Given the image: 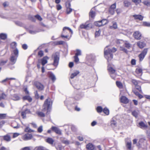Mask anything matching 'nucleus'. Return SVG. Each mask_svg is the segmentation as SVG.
Returning <instances> with one entry per match:
<instances>
[{
	"label": "nucleus",
	"mask_w": 150,
	"mask_h": 150,
	"mask_svg": "<svg viewBox=\"0 0 150 150\" xmlns=\"http://www.w3.org/2000/svg\"><path fill=\"white\" fill-rule=\"evenodd\" d=\"M117 51V49L113 47L112 49L108 48L106 47L104 49V55L105 58L108 61L110 60L113 58V55L111 54L112 52H115Z\"/></svg>",
	"instance_id": "1"
},
{
	"label": "nucleus",
	"mask_w": 150,
	"mask_h": 150,
	"mask_svg": "<svg viewBox=\"0 0 150 150\" xmlns=\"http://www.w3.org/2000/svg\"><path fill=\"white\" fill-rule=\"evenodd\" d=\"M52 102L50 98L47 99L45 101L43 106L42 111L43 112L47 111V113L52 106Z\"/></svg>",
	"instance_id": "2"
},
{
	"label": "nucleus",
	"mask_w": 150,
	"mask_h": 150,
	"mask_svg": "<svg viewBox=\"0 0 150 150\" xmlns=\"http://www.w3.org/2000/svg\"><path fill=\"white\" fill-rule=\"evenodd\" d=\"M66 29H68V31L69 33H70V32H71V33H72V30L69 28L67 27H64L63 29V32L61 35V37L62 38H65L68 39V40H69V39L68 38L69 37L68 35H65V33L66 32Z\"/></svg>",
	"instance_id": "3"
},
{
	"label": "nucleus",
	"mask_w": 150,
	"mask_h": 150,
	"mask_svg": "<svg viewBox=\"0 0 150 150\" xmlns=\"http://www.w3.org/2000/svg\"><path fill=\"white\" fill-rule=\"evenodd\" d=\"M148 52V48H145L142 51V52L139 55V60L142 61L144 59L145 56L146 55Z\"/></svg>",
	"instance_id": "4"
},
{
	"label": "nucleus",
	"mask_w": 150,
	"mask_h": 150,
	"mask_svg": "<svg viewBox=\"0 0 150 150\" xmlns=\"http://www.w3.org/2000/svg\"><path fill=\"white\" fill-rule=\"evenodd\" d=\"M52 57L54 60V62L52 64L54 66H57L58 64L59 60V56L56 54H55L52 55Z\"/></svg>",
	"instance_id": "5"
},
{
	"label": "nucleus",
	"mask_w": 150,
	"mask_h": 150,
	"mask_svg": "<svg viewBox=\"0 0 150 150\" xmlns=\"http://www.w3.org/2000/svg\"><path fill=\"white\" fill-rule=\"evenodd\" d=\"M126 146L127 149L131 150L132 148V142L130 139L128 138L125 139Z\"/></svg>",
	"instance_id": "6"
},
{
	"label": "nucleus",
	"mask_w": 150,
	"mask_h": 150,
	"mask_svg": "<svg viewBox=\"0 0 150 150\" xmlns=\"http://www.w3.org/2000/svg\"><path fill=\"white\" fill-rule=\"evenodd\" d=\"M80 27L81 28L88 30L92 28V25L91 23L87 24V23H85L84 24H81Z\"/></svg>",
	"instance_id": "7"
},
{
	"label": "nucleus",
	"mask_w": 150,
	"mask_h": 150,
	"mask_svg": "<svg viewBox=\"0 0 150 150\" xmlns=\"http://www.w3.org/2000/svg\"><path fill=\"white\" fill-rule=\"evenodd\" d=\"M33 137L32 135L31 134L27 133L22 137V139L25 141L29 140Z\"/></svg>",
	"instance_id": "8"
},
{
	"label": "nucleus",
	"mask_w": 150,
	"mask_h": 150,
	"mask_svg": "<svg viewBox=\"0 0 150 150\" xmlns=\"http://www.w3.org/2000/svg\"><path fill=\"white\" fill-rule=\"evenodd\" d=\"M134 37L137 40H140L141 38L142 34L139 31L135 32L133 34Z\"/></svg>",
	"instance_id": "9"
},
{
	"label": "nucleus",
	"mask_w": 150,
	"mask_h": 150,
	"mask_svg": "<svg viewBox=\"0 0 150 150\" xmlns=\"http://www.w3.org/2000/svg\"><path fill=\"white\" fill-rule=\"evenodd\" d=\"M137 45L139 48L142 49L146 46V44L144 42L139 41L137 42Z\"/></svg>",
	"instance_id": "10"
},
{
	"label": "nucleus",
	"mask_w": 150,
	"mask_h": 150,
	"mask_svg": "<svg viewBox=\"0 0 150 150\" xmlns=\"http://www.w3.org/2000/svg\"><path fill=\"white\" fill-rule=\"evenodd\" d=\"M52 130L58 134H61L62 132L57 127L52 126L51 128Z\"/></svg>",
	"instance_id": "11"
},
{
	"label": "nucleus",
	"mask_w": 150,
	"mask_h": 150,
	"mask_svg": "<svg viewBox=\"0 0 150 150\" xmlns=\"http://www.w3.org/2000/svg\"><path fill=\"white\" fill-rule=\"evenodd\" d=\"M49 59V58L47 56L44 57L40 60L41 62V64L44 66L45 64L47 62V60Z\"/></svg>",
	"instance_id": "12"
},
{
	"label": "nucleus",
	"mask_w": 150,
	"mask_h": 150,
	"mask_svg": "<svg viewBox=\"0 0 150 150\" xmlns=\"http://www.w3.org/2000/svg\"><path fill=\"white\" fill-rule=\"evenodd\" d=\"M120 101L122 103L127 104L129 103V99L125 96H122L120 98Z\"/></svg>",
	"instance_id": "13"
},
{
	"label": "nucleus",
	"mask_w": 150,
	"mask_h": 150,
	"mask_svg": "<svg viewBox=\"0 0 150 150\" xmlns=\"http://www.w3.org/2000/svg\"><path fill=\"white\" fill-rule=\"evenodd\" d=\"M35 85L36 87L40 90H42L44 88L43 86L40 83L37 82L35 83Z\"/></svg>",
	"instance_id": "14"
},
{
	"label": "nucleus",
	"mask_w": 150,
	"mask_h": 150,
	"mask_svg": "<svg viewBox=\"0 0 150 150\" xmlns=\"http://www.w3.org/2000/svg\"><path fill=\"white\" fill-rule=\"evenodd\" d=\"M133 17L135 19H138L140 21H142L144 17L141 15H133Z\"/></svg>",
	"instance_id": "15"
},
{
	"label": "nucleus",
	"mask_w": 150,
	"mask_h": 150,
	"mask_svg": "<svg viewBox=\"0 0 150 150\" xmlns=\"http://www.w3.org/2000/svg\"><path fill=\"white\" fill-rule=\"evenodd\" d=\"M139 127L143 129H146L148 127L147 125L146 124H145L144 122H139Z\"/></svg>",
	"instance_id": "16"
},
{
	"label": "nucleus",
	"mask_w": 150,
	"mask_h": 150,
	"mask_svg": "<svg viewBox=\"0 0 150 150\" xmlns=\"http://www.w3.org/2000/svg\"><path fill=\"white\" fill-rule=\"evenodd\" d=\"M4 139L7 142H10L11 140V136L8 134L4 135L3 136Z\"/></svg>",
	"instance_id": "17"
},
{
	"label": "nucleus",
	"mask_w": 150,
	"mask_h": 150,
	"mask_svg": "<svg viewBox=\"0 0 150 150\" xmlns=\"http://www.w3.org/2000/svg\"><path fill=\"white\" fill-rule=\"evenodd\" d=\"M21 98L17 94H14L12 96V99L14 100H18L20 99Z\"/></svg>",
	"instance_id": "18"
},
{
	"label": "nucleus",
	"mask_w": 150,
	"mask_h": 150,
	"mask_svg": "<svg viewBox=\"0 0 150 150\" xmlns=\"http://www.w3.org/2000/svg\"><path fill=\"white\" fill-rule=\"evenodd\" d=\"M86 148L88 150H94L95 147L91 144L89 143L86 145Z\"/></svg>",
	"instance_id": "19"
},
{
	"label": "nucleus",
	"mask_w": 150,
	"mask_h": 150,
	"mask_svg": "<svg viewBox=\"0 0 150 150\" xmlns=\"http://www.w3.org/2000/svg\"><path fill=\"white\" fill-rule=\"evenodd\" d=\"M17 57L14 56L13 55H12L10 58V60L13 64L15 63Z\"/></svg>",
	"instance_id": "20"
},
{
	"label": "nucleus",
	"mask_w": 150,
	"mask_h": 150,
	"mask_svg": "<svg viewBox=\"0 0 150 150\" xmlns=\"http://www.w3.org/2000/svg\"><path fill=\"white\" fill-rule=\"evenodd\" d=\"M124 44L125 47L127 49H129L131 47V45L127 41H124Z\"/></svg>",
	"instance_id": "21"
},
{
	"label": "nucleus",
	"mask_w": 150,
	"mask_h": 150,
	"mask_svg": "<svg viewBox=\"0 0 150 150\" xmlns=\"http://www.w3.org/2000/svg\"><path fill=\"white\" fill-rule=\"evenodd\" d=\"M68 6L67 7L66 10V13L67 14H69L72 11V9L70 8L71 4L70 3L68 4Z\"/></svg>",
	"instance_id": "22"
},
{
	"label": "nucleus",
	"mask_w": 150,
	"mask_h": 150,
	"mask_svg": "<svg viewBox=\"0 0 150 150\" xmlns=\"http://www.w3.org/2000/svg\"><path fill=\"white\" fill-rule=\"evenodd\" d=\"M23 100H27L29 102H31L32 101V98L29 96H26L23 97Z\"/></svg>",
	"instance_id": "23"
},
{
	"label": "nucleus",
	"mask_w": 150,
	"mask_h": 150,
	"mask_svg": "<svg viewBox=\"0 0 150 150\" xmlns=\"http://www.w3.org/2000/svg\"><path fill=\"white\" fill-rule=\"evenodd\" d=\"M108 69L109 72H110V74H113L115 73V69H113L112 67H109V66H108Z\"/></svg>",
	"instance_id": "24"
},
{
	"label": "nucleus",
	"mask_w": 150,
	"mask_h": 150,
	"mask_svg": "<svg viewBox=\"0 0 150 150\" xmlns=\"http://www.w3.org/2000/svg\"><path fill=\"white\" fill-rule=\"evenodd\" d=\"M79 73V72L78 71H76L72 73L71 76V79H73L75 76H76Z\"/></svg>",
	"instance_id": "25"
},
{
	"label": "nucleus",
	"mask_w": 150,
	"mask_h": 150,
	"mask_svg": "<svg viewBox=\"0 0 150 150\" xmlns=\"http://www.w3.org/2000/svg\"><path fill=\"white\" fill-rule=\"evenodd\" d=\"M49 76L53 81H54L56 79L55 75L53 73H50L49 74Z\"/></svg>",
	"instance_id": "26"
},
{
	"label": "nucleus",
	"mask_w": 150,
	"mask_h": 150,
	"mask_svg": "<svg viewBox=\"0 0 150 150\" xmlns=\"http://www.w3.org/2000/svg\"><path fill=\"white\" fill-rule=\"evenodd\" d=\"M110 125L112 127H115L117 126V122L115 121L112 120L110 122Z\"/></svg>",
	"instance_id": "27"
},
{
	"label": "nucleus",
	"mask_w": 150,
	"mask_h": 150,
	"mask_svg": "<svg viewBox=\"0 0 150 150\" xmlns=\"http://www.w3.org/2000/svg\"><path fill=\"white\" fill-rule=\"evenodd\" d=\"M24 131L25 132H34V130L28 127H26Z\"/></svg>",
	"instance_id": "28"
},
{
	"label": "nucleus",
	"mask_w": 150,
	"mask_h": 150,
	"mask_svg": "<svg viewBox=\"0 0 150 150\" xmlns=\"http://www.w3.org/2000/svg\"><path fill=\"white\" fill-rule=\"evenodd\" d=\"M46 142L50 144H52L54 140L51 138H48L46 139Z\"/></svg>",
	"instance_id": "29"
},
{
	"label": "nucleus",
	"mask_w": 150,
	"mask_h": 150,
	"mask_svg": "<svg viewBox=\"0 0 150 150\" xmlns=\"http://www.w3.org/2000/svg\"><path fill=\"white\" fill-rule=\"evenodd\" d=\"M7 35L5 33H1L0 34V38L2 40H5L7 38Z\"/></svg>",
	"instance_id": "30"
},
{
	"label": "nucleus",
	"mask_w": 150,
	"mask_h": 150,
	"mask_svg": "<svg viewBox=\"0 0 150 150\" xmlns=\"http://www.w3.org/2000/svg\"><path fill=\"white\" fill-rule=\"evenodd\" d=\"M117 23L115 22H113V25L111 26L110 28L111 29H115L117 28Z\"/></svg>",
	"instance_id": "31"
},
{
	"label": "nucleus",
	"mask_w": 150,
	"mask_h": 150,
	"mask_svg": "<svg viewBox=\"0 0 150 150\" xmlns=\"http://www.w3.org/2000/svg\"><path fill=\"white\" fill-rule=\"evenodd\" d=\"M95 15V11H93L92 9L89 13L90 16L92 18H93L94 17Z\"/></svg>",
	"instance_id": "32"
},
{
	"label": "nucleus",
	"mask_w": 150,
	"mask_h": 150,
	"mask_svg": "<svg viewBox=\"0 0 150 150\" xmlns=\"http://www.w3.org/2000/svg\"><path fill=\"white\" fill-rule=\"evenodd\" d=\"M18 50L17 48H16L15 50H14L13 51V55H14V56L18 57Z\"/></svg>",
	"instance_id": "33"
},
{
	"label": "nucleus",
	"mask_w": 150,
	"mask_h": 150,
	"mask_svg": "<svg viewBox=\"0 0 150 150\" xmlns=\"http://www.w3.org/2000/svg\"><path fill=\"white\" fill-rule=\"evenodd\" d=\"M116 84L117 86L120 88H122L123 87L122 83L120 81H117Z\"/></svg>",
	"instance_id": "34"
},
{
	"label": "nucleus",
	"mask_w": 150,
	"mask_h": 150,
	"mask_svg": "<svg viewBox=\"0 0 150 150\" xmlns=\"http://www.w3.org/2000/svg\"><path fill=\"white\" fill-rule=\"evenodd\" d=\"M135 72L138 74H142V70L141 68H137L136 69Z\"/></svg>",
	"instance_id": "35"
},
{
	"label": "nucleus",
	"mask_w": 150,
	"mask_h": 150,
	"mask_svg": "<svg viewBox=\"0 0 150 150\" xmlns=\"http://www.w3.org/2000/svg\"><path fill=\"white\" fill-rule=\"evenodd\" d=\"M17 46V43L15 42H12L11 44V47L13 49L16 48Z\"/></svg>",
	"instance_id": "36"
},
{
	"label": "nucleus",
	"mask_w": 150,
	"mask_h": 150,
	"mask_svg": "<svg viewBox=\"0 0 150 150\" xmlns=\"http://www.w3.org/2000/svg\"><path fill=\"white\" fill-rule=\"evenodd\" d=\"M36 150H46L45 148L42 146H40L36 147Z\"/></svg>",
	"instance_id": "37"
},
{
	"label": "nucleus",
	"mask_w": 150,
	"mask_h": 150,
	"mask_svg": "<svg viewBox=\"0 0 150 150\" xmlns=\"http://www.w3.org/2000/svg\"><path fill=\"white\" fill-rule=\"evenodd\" d=\"M94 25L97 26H100L102 25V23L100 21H98L95 22L94 23Z\"/></svg>",
	"instance_id": "38"
},
{
	"label": "nucleus",
	"mask_w": 150,
	"mask_h": 150,
	"mask_svg": "<svg viewBox=\"0 0 150 150\" xmlns=\"http://www.w3.org/2000/svg\"><path fill=\"white\" fill-rule=\"evenodd\" d=\"M143 25L145 26L150 27V23L147 22H143Z\"/></svg>",
	"instance_id": "39"
},
{
	"label": "nucleus",
	"mask_w": 150,
	"mask_h": 150,
	"mask_svg": "<svg viewBox=\"0 0 150 150\" xmlns=\"http://www.w3.org/2000/svg\"><path fill=\"white\" fill-rule=\"evenodd\" d=\"M96 110L97 112L99 113L101 112L103 110L102 107L100 106H98Z\"/></svg>",
	"instance_id": "40"
},
{
	"label": "nucleus",
	"mask_w": 150,
	"mask_h": 150,
	"mask_svg": "<svg viewBox=\"0 0 150 150\" xmlns=\"http://www.w3.org/2000/svg\"><path fill=\"white\" fill-rule=\"evenodd\" d=\"M103 112L106 115H108L109 113V110L107 108H104L103 110Z\"/></svg>",
	"instance_id": "41"
},
{
	"label": "nucleus",
	"mask_w": 150,
	"mask_h": 150,
	"mask_svg": "<svg viewBox=\"0 0 150 150\" xmlns=\"http://www.w3.org/2000/svg\"><path fill=\"white\" fill-rule=\"evenodd\" d=\"M124 4L125 6L127 7L129 6L130 5V3L127 0L125 1H124Z\"/></svg>",
	"instance_id": "42"
},
{
	"label": "nucleus",
	"mask_w": 150,
	"mask_h": 150,
	"mask_svg": "<svg viewBox=\"0 0 150 150\" xmlns=\"http://www.w3.org/2000/svg\"><path fill=\"white\" fill-rule=\"evenodd\" d=\"M100 21L102 23V25H104L108 23V21L106 19H103Z\"/></svg>",
	"instance_id": "43"
},
{
	"label": "nucleus",
	"mask_w": 150,
	"mask_h": 150,
	"mask_svg": "<svg viewBox=\"0 0 150 150\" xmlns=\"http://www.w3.org/2000/svg\"><path fill=\"white\" fill-rule=\"evenodd\" d=\"M33 148L32 146H27L25 147L22 149V150H32Z\"/></svg>",
	"instance_id": "44"
},
{
	"label": "nucleus",
	"mask_w": 150,
	"mask_h": 150,
	"mask_svg": "<svg viewBox=\"0 0 150 150\" xmlns=\"http://www.w3.org/2000/svg\"><path fill=\"white\" fill-rule=\"evenodd\" d=\"M37 114L38 116L41 117H44L45 116V114L41 112H37Z\"/></svg>",
	"instance_id": "45"
},
{
	"label": "nucleus",
	"mask_w": 150,
	"mask_h": 150,
	"mask_svg": "<svg viewBox=\"0 0 150 150\" xmlns=\"http://www.w3.org/2000/svg\"><path fill=\"white\" fill-rule=\"evenodd\" d=\"M76 52L75 54V56H78L80 55L81 54V51L79 50H76Z\"/></svg>",
	"instance_id": "46"
},
{
	"label": "nucleus",
	"mask_w": 150,
	"mask_h": 150,
	"mask_svg": "<svg viewBox=\"0 0 150 150\" xmlns=\"http://www.w3.org/2000/svg\"><path fill=\"white\" fill-rule=\"evenodd\" d=\"M132 1L136 5L141 3V0H132Z\"/></svg>",
	"instance_id": "47"
},
{
	"label": "nucleus",
	"mask_w": 150,
	"mask_h": 150,
	"mask_svg": "<svg viewBox=\"0 0 150 150\" xmlns=\"http://www.w3.org/2000/svg\"><path fill=\"white\" fill-rule=\"evenodd\" d=\"M120 50L126 53H127L128 52V51L126 49L122 47H120Z\"/></svg>",
	"instance_id": "48"
},
{
	"label": "nucleus",
	"mask_w": 150,
	"mask_h": 150,
	"mask_svg": "<svg viewBox=\"0 0 150 150\" xmlns=\"http://www.w3.org/2000/svg\"><path fill=\"white\" fill-rule=\"evenodd\" d=\"M40 31H36V30H29V33L32 34H34L36 33L40 32Z\"/></svg>",
	"instance_id": "49"
},
{
	"label": "nucleus",
	"mask_w": 150,
	"mask_h": 150,
	"mask_svg": "<svg viewBox=\"0 0 150 150\" xmlns=\"http://www.w3.org/2000/svg\"><path fill=\"white\" fill-rule=\"evenodd\" d=\"M100 31L99 30L98 31H96L95 33V37H98L100 35Z\"/></svg>",
	"instance_id": "50"
},
{
	"label": "nucleus",
	"mask_w": 150,
	"mask_h": 150,
	"mask_svg": "<svg viewBox=\"0 0 150 150\" xmlns=\"http://www.w3.org/2000/svg\"><path fill=\"white\" fill-rule=\"evenodd\" d=\"M43 131V126L42 125L40 126L38 129V131L39 132L41 133Z\"/></svg>",
	"instance_id": "51"
},
{
	"label": "nucleus",
	"mask_w": 150,
	"mask_h": 150,
	"mask_svg": "<svg viewBox=\"0 0 150 150\" xmlns=\"http://www.w3.org/2000/svg\"><path fill=\"white\" fill-rule=\"evenodd\" d=\"M136 88L140 92H142L141 87L140 86L138 85L135 86Z\"/></svg>",
	"instance_id": "52"
},
{
	"label": "nucleus",
	"mask_w": 150,
	"mask_h": 150,
	"mask_svg": "<svg viewBox=\"0 0 150 150\" xmlns=\"http://www.w3.org/2000/svg\"><path fill=\"white\" fill-rule=\"evenodd\" d=\"M124 41L121 40H117L116 41V43L118 44H124Z\"/></svg>",
	"instance_id": "53"
},
{
	"label": "nucleus",
	"mask_w": 150,
	"mask_h": 150,
	"mask_svg": "<svg viewBox=\"0 0 150 150\" xmlns=\"http://www.w3.org/2000/svg\"><path fill=\"white\" fill-rule=\"evenodd\" d=\"M132 113L133 115L135 117H137L138 113L137 111H133Z\"/></svg>",
	"instance_id": "54"
},
{
	"label": "nucleus",
	"mask_w": 150,
	"mask_h": 150,
	"mask_svg": "<svg viewBox=\"0 0 150 150\" xmlns=\"http://www.w3.org/2000/svg\"><path fill=\"white\" fill-rule=\"evenodd\" d=\"M74 61L75 62L77 63L79 62V59L78 57V56H75L74 57Z\"/></svg>",
	"instance_id": "55"
},
{
	"label": "nucleus",
	"mask_w": 150,
	"mask_h": 150,
	"mask_svg": "<svg viewBox=\"0 0 150 150\" xmlns=\"http://www.w3.org/2000/svg\"><path fill=\"white\" fill-rule=\"evenodd\" d=\"M35 17L38 19V20L40 21H41L42 20V18L39 15H37L35 16Z\"/></svg>",
	"instance_id": "56"
},
{
	"label": "nucleus",
	"mask_w": 150,
	"mask_h": 150,
	"mask_svg": "<svg viewBox=\"0 0 150 150\" xmlns=\"http://www.w3.org/2000/svg\"><path fill=\"white\" fill-rule=\"evenodd\" d=\"M116 7V3H114L113 4L111 5L110 8L114 9Z\"/></svg>",
	"instance_id": "57"
},
{
	"label": "nucleus",
	"mask_w": 150,
	"mask_h": 150,
	"mask_svg": "<svg viewBox=\"0 0 150 150\" xmlns=\"http://www.w3.org/2000/svg\"><path fill=\"white\" fill-rule=\"evenodd\" d=\"M7 62V60H2L1 61L0 64L1 65H3L5 64Z\"/></svg>",
	"instance_id": "58"
},
{
	"label": "nucleus",
	"mask_w": 150,
	"mask_h": 150,
	"mask_svg": "<svg viewBox=\"0 0 150 150\" xmlns=\"http://www.w3.org/2000/svg\"><path fill=\"white\" fill-rule=\"evenodd\" d=\"M143 3L145 5L147 6H150V2L147 1H144L143 2Z\"/></svg>",
	"instance_id": "59"
},
{
	"label": "nucleus",
	"mask_w": 150,
	"mask_h": 150,
	"mask_svg": "<svg viewBox=\"0 0 150 150\" xmlns=\"http://www.w3.org/2000/svg\"><path fill=\"white\" fill-rule=\"evenodd\" d=\"M35 98L36 99H38L40 98V96L39 94H38V91H36L35 93Z\"/></svg>",
	"instance_id": "60"
},
{
	"label": "nucleus",
	"mask_w": 150,
	"mask_h": 150,
	"mask_svg": "<svg viewBox=\"0 0 150 150\" xmlns=\"http://www.w3.org/2000/svg\"><path fill=\"white\" fill-rule=\"evenodd\" d=\"M132 82L135 85V86L137 85L138 84V82L135 80L132 79Z\"/></svg>",
	"instance_id": "61"
},
{
	"label": "nucleus",
	"mask_w": 150,
	"mask_h": 150,
	"mask_svg": "<svg viewBox=\"0 0 150 150\" xmlns=\"http://www.w3.org/2000/svg\"><path fill=\"white\" fill-rule=\"evenodd\" d=\"M38 55L40 57L42 56L43 55V51H39L38 53Z\"/></svg>",
	"instance_id": "62"
},
{
	"label": "nucleus",
	"mask_w": 150,
	"mask_h": 150,
	"mask_svg": "<svg viewBox=\"0 0 150 150\" xmlns=\"http://www.w3.org/2000/svg\"><path fill=\"white\" fill-rule=\"evenodd\" d=\"M114 9L109 8V12L112 15H113L115 13Z\"/></svg>",
	"instance_id": "63"
},
{
	"label": "nucleus",
	"mask_w": 150,
	"mask_h": 150,
	"mask_svg": "<svg viewBox=\"0 0 150 150\" xmlns=\"http://www.w3.org/2000/svg\"><path fill=\"white\" fill-rule=\"evenodd\" d=\"M62 142L63 143H64V144H69V141L67 140L64 139L62 141Z\"/></svg>",
	"instance_id": "64"
}]
</instances>
